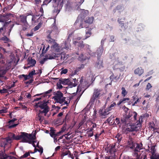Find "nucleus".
Instances as JSON below:
<instances>
[{
  "mask_svg": "<svg viewBox=\"0 0 159 159\" xmlns=\"http://www.w3.org/2000/svg\"><path fill=\"white\" fill-rule=\"evenodd\" d=\"M10 144L9 138L2 140L0 146V159H10V157L7 155L10 152Z\"/></svg>",
  "mask_w": 159,
  "mask_h": 159,
  "instance_id": "nucleus-1",
  "label": "nucleus"
},
{
  "mask_svg": "<svg viewBox=\"0 0 159 159\" xmlns=\"http://www.w3.org/2000/svg\"><path fill=\"white\" fill-rule=\"evenodd\" d=\"M47 103V102L44 101L43 102L36 103L35 104V107L36 108L39 107L41 109L40 110H39L37 114L38 120L41 122L44 119V117L42 116V114L44 113V116H46L47 113L49 111V108L48 106Z\"/></svg>",
  "mask_w": 159,
  "mask_h": 159,
  "instance_id": "nucleus-2",
  "label": "nucleus"
},
{
  "mask_svg": "<svg viewBox=\"0 0 159 159\" xmlns=\"http://www.w3.org/2000/svg\"><path fill=\"white\" fill-rule=\"evenodd\" d=\"M137 113L135 111H129L128 114H126L124 118L121 119L120 121V126L128 125L131 121L137 120Z\"/></svg>",
  "mask_w": 159,
  "mask_h": 159,
  "instance_id": "nucleus-3",
  "label": "nucleus"
},
{
  "mask_svg": "<svg viewBox=\"0 0 159 159\" xmlns=\"http://www.w3.org/2000/svg\"><path fill=\"white\" fill-rule=\"evenodd\" d=\"M53 94L55 96L53 98L57 103L62 104L64 102V104H68L70 102V100H69L68 102L67 101H66V97L63 96V93L60 91L54 92Z\"/></svg>",
  "mask_w": 159,
  "mask_h": 159,
  "instance_id": "nucleus-4",
  "label": "nucleus"
},
{
  "mask_svg": "<svg viewBox=\"0 0 159 159\" xmlns=\"http://www.w3.org/2000/svg\"><path fill=\"white\" fill-rule=\"evenodd\" d=\"M142 124L140 122V120H138L136 123L130 124L127 126L125 129V132L126 134L134 131H137L142 127Z\"/></svg>",
  "mask_w": 159,
  "mask_h": 159,
  "instance_id": "nucleus-5",
  "label": "nucleus"
},
{
  "mask_svg": "<svg viewBox=\"0 0 159 159\" xmlns=\"http://www.w3.org/2000/svg\"><path fill=\"white\" fill-rule=\"evenodd\" d=\"M73 43L77 45L81 50L83 51L84 50L86 51L89 55H92V52L90 49V46L87 44H84L83 41H74Z\"/></svg>",
  "mask_w": 159,
  "mask_h": 159,
  "instance_id": "nucleus-6",
  "label": "nucleus"
},
{
  "mask_svg": "<svg viewBox=\"0 0 159 159\" xmlns=\"http://www.w3.org/2000/svg\"><path fill=\"white\" fill-rule=\"evenodd\" d=\"M78 81L76 78H71L70 80L68 79L60 78L59 82L63 85H68L70 87H75L78 84Z\"/></svg>",
  "mask_w": 159,
  "mask_h": 159,
  "instance_id": "nucleus-7",
  "label": "nucleus"
},
{
  "mask_svg": "<svg viewBox=\"0 0 159 159\" xmlns=\"http://www.w3.org/2000/svg\"><path fill=\"white\" fill-rule=\"evenodd\" d=\"M103 94L102 89L97 88L94 89L92 96L90 101L92 102H94L96 100L99 99L103 95Z\"/></svg>",
  "mask_w": 159,
  "mask_h": 159,
  "instance_id": "nucleus-8",
  "label": "nucleus"
},
{
  "mask_svg": "<svg viewBox=\"0 0 159 159\" xmlns=\"http://www.w3.org/2000/svg\"><path fill=\"white\" fill-rule=\"evenodd\" d=\"M12 22L16 24H20L19 22V17L13 13H11V22Z\"/></svg>",
  "mask_w": 159,
  "mask_h": 159,
  "instance_id": "nucleus-9",
  "label": "nucleus"
},
{
  "mask_svg": "<svg viewBox=\"0 0 159 159\" xmlns=\"http://www.w3.org/2000/svg\"><path fill=\"white\" fill-rule=\"evenodd\" d=\"M103 63L102 60L100 59L98 57V60L96 61L95 66L96 68L98 69H101L103 67Z\"/></svg>",
  "mask_w": 159,
  "mask_h": 159,
  "instance_id": "nucleus-10",
  "label": "nucleus"
},
{
  "mask_svg": "<svg viewBox=\"0 0 159 159\" xmlns=\"http://www.w3.org/2000/svg\"><path fill=\"white\" fill-rule=\"evenodd\" d=\"M19 17L20 18V21L26 27H28L29 24L27 21V16L25 15H20Z\"/></svg>",
  "mask_w": 159,
  "mask_h": 159,
  "instance_id": "nucleus-11",
  "label": "nucleus"
},
{
  "mask_svg": "<svg viewBox=\"0 0 159 159\" xmlns=\"http://www.w3.org/2000/svg\"><path fill=\"white\" fill-rule=\"evenodd\" d=\"M28 134L25 133V132H21V134H20V139H22V142L23 143L25 142V141L27 139V137H28Z\"/></svg>",
  "mask_w": 159,
  "mask_h": 159,
  "instance_id": "nucleus-12",
  "label": "nucleus"
},
{
  "mask_svg": "<svg viewBox=\"0 0 159 159\" xmlns=\"http://www.w3.org/2000/svg\"><path fill=\"white\" fill-rule=\"evenodd\" d=\"M109 111H110L107 108L105 109H102L99 112L100 114L102 116H106L109 114Z\"/></svg>",
  "mask_w": 159,
  "mask_h": 159,
  "instance_id": "nucleus-13",
  "label": "nucleus"
},
{
  "mask_svg": "<svg viewBox=\"0 0 159 159\" xmlns=\"http://www.w3.org/2000/svg\"><path fill=\"white\" fill-rule=\"evenodd\" d=\"M143 69L141 67H138L134 71L135 74L138 75L139 76H141L143 73Z\"/></svg>",
  "mask_w": 159,
  "mask_h": 159,
  "instance_id": "nucleus-14",
  "label": "nucleus"
},
{
  "mask_svg": "<svg viewBox=\"0 0 159 159\" xmlns=\"http://www.w3.org/2000/svg\"><path fill=\"white\" fill-rule=\"evenodd\" d=\"M149 117V114L146 113L142 115H141L139 117L138 120H140V122L142 124L143 121V120L145 119V118H147Z\"/></svg>",
  "mask_w": 159,
  "mask_h": 159,
  "instance_id": "nucleus-15",
  "label": "nucleus"
},
{
  "mask_svg": "<svg viewBox=\"0 0 159 159\" xmlns=\"http://www.w3.org/2000/svg\"><path fill=\"white\" fill-rule=\"evenodd\" d=\"M28 61V65H30V67H33L36 63V61L35 60L32 58H29L27 59Z\"/></svg>",
  "mask_w": 159,
  "mask_h": 159,
  "instance_id": "nucleus-16",
  "label": "nucleus"
},
{
  "mask_svg": "<svg viewBox=\"0 0 159 159\" xmlns=\"http://www.w3.org/2000/svg\"><path fill=\"white\" fill-rule=\"evenodd\" d=\"M125 18H124L123 20H125ZM123 20L122 18H118L117 20V21L121 26V28H123L124 27V29H125L127 27H126V26H125V24L124 23V21L122 20Z\"/></svg>",
  "mask_w": 159,
  "mask_h": 159,
  "instance_id": "nucleus-17",
  "label": "nucleus"
},
{
  "mask_svg": "<svg viewBox=\"0 0 159 159\" xmlns=\"http://www.w3.org/2000/svg\"><path fill=\"white\" fill-rule=\"evenodd\" d=\"M79 24V29L83 28V27L82 26V23L81 19L78 17L74 23V25H78Z\"/></svg>",
  "mask_w": 159,
  "mask_h": 159,
  "instance_id": "nucleus-18",
  "label": "nucleus"
},
{
  "mask_svg": "<svg viewBox=\"0 0 159 159\" xmlns=\"http://www.w3.org/2000/svg\"><path fill=\"white\" fill-rule=\"evenodd\" d=\"M57 57L56 54L55 53H53L52 54H48L45 56V57H47L48 59H55Z\"/></svg>",
  "mask_w": 159,
  "mask_h": 159,
  "instance_id": "nucleus-19",
  "label": "nucleus"
},
{
  "mask_svg": "<svg viewBox=\"0 0 159 159\" xmlns=\"http://www.w3.org/2000/svg\"><path fill=\"white\" fill-rule=\"evenodd\" d=\"M132 98L134 100H135V101L134 103L132 104V105L134 106L135 105V104L139 102H140V100L141 99V98H138V97L137 95L134 96L132 97Z\"/></svg>",
  "mask_w": 159,
  "mask_h": 159,
  "instance_id": "nucleus-20",
  "label": "nucleus"
},
{
  "mask_svg": "<svg viewBox=\"0 0 159 159\" xmlns=\"http://www.w3.org/2000/svg\"><path fill=\"white\" fill-rule=\"evenodd\" d=\"M115 140L117 141L118 143H119L121 141L122 138V135L121 134H118L115 137Z\"/></svg>",
  "mask_w": 159,
  "mask_h": 159,
  "instance_id": "nucleus-21",
  "label": "nucleus"
},
{
  "mask_svg": "<svg viewBox=\"0 0 159 159\" xmlns=\"http://www.w3.org/2000/svg\"><path fill=\"white\" fill-rule=\"evenodd\" d=\"M136 147H135V149L134 151L135 152L137 153V152H139L140 150L142 149L141 147L143 146L142 143L139 144V143H136Z\"/></svg>",
  "mask_w": 159,
  "mask_h": 159,
  "instance_id": "nucleus-22",
  "label": "nucleus"
},
{
  "mask_svg": "<svg viewBox=\"0 0 159 159\" xmlns=\"http://www.w3.org/2000/svg\"><path fill=\"white\" fill-rule=\"evenodd\" d=\"M91 30L92 29L91 28L88 29H86L85 30V33H86V38L85 39H83V40H85L87 38L89 37L92 34L91 33Z\"/></svg>",
  "mask_w": 159,
  "mask_h": 159,
  "instance_id": "nucleus-23",
  "label": "nucleus"
},
{
  "mask_svg": "<svg viewBox=\"0 0 159 159\" xmlns=\"http://www.w3.org/2000/svg\"><path fill=\"white\" fill-rule=\"evenodd\" d=\"M115 145L112 144L109 146L108 151L111 153H113L115 152Z\"/></svg>",
  "mask_w": 159,
  "mask_h": 159,
  "instance_id": "nucleus-24",
  "label": "nucleus"
},
{
  "mask_svg": "<svg viewBox=\"0 0 159 159\" xmlns=\"http://www.w3.org/2000/svg\"><path fill=\"white\" fill-rule=\"evenodd\" d=\"M94 18L93 17L87 18L85 20V22L89 24H91L93 23Z\"/></svg>",
  "mask_w": 159,
  "mask_h": 159,
  "instance_id": "nucleus-25",
  "label": "nucleus"
},
{
  "mask_svg": "<svg viewBox=\"0 0 159 159\" xmlns=\"http://www.w3.org/2000/svg\"><path fill=\"white\" fill-rule=\"evenodd\" d=\"M56 130L54 129L53 128H51L50 132L49 133V134L51 137L52 138L56 137Z\"/></svg>",
  "mask_w": 159,
  "mask_h": 159,
  "instance_id": "nucleus-26",
  "label": "nucleus"
},
{
  "mask_svg": "<svg viewBox=\"0 0 159 159\" xmlns=\"http://www.w3.org/2000/svg\"><path fill=\"white\" fill-rule=\"evenodd\" d=\"M116 65L118 67L117 69H118L121 71H123L125 70V67L123 64H122L120 65L119 64H117Z\"/></svg>",
  "mask_w": 159,
  "mask_h": 159,
  "instance_id": "nucleus-27",
  "label": "nucleus"
},
{
  "mask_svg": "<svg viewBox=\"0 0 159 159\" xmlns=\"http://www.w3.org/2000/svg\"><path fill=\"white\" fill-rule=\"evenodd\" d=\"M111 123L115 124V125H117L120 127V121L119 118H116V120L113 121V122H111Z\"/></svg>",
  "mask_w": 159,
  "mask_h": 159,
  "instance_id": "nucleus-28",
  "label": "nucleus"
},
{
  "mask_svg": "<svg viewBox=\"0 0 159 159\" xmlns=\"http://www.w3.org/2000/svg\"><path fill=\"white\" fill-rule=\"evenodd\" d=\"M128 145L129 147L131 149H133L135 148V144L132 141H128Z\"/></svg>",
  "mask_w": 159,
  "mask_h": 159,
  "instance_id": "nucleus-29",
  "label": "nucleus"
},
{
  "mask_svg": "<svg viewBox=\"0 0 159 159\" xmlns=\"http://www.w3.org/2000/svg\"><path fill=\"white\" fill-rule=\"evenodd\" d=\"M148 125L150 128H151V129H153L154 131H155L156 129L155 128V125L153 122H149Z\"/></svg>",
  "mask_w": 159,
  "mask_h": 159,
  "instance_id": "nucleus-30",
  "label": "nucleus"
},
{
  "mask_svg": "<svg viewBox=\"0 0 159 159\" xmlns=\"http://www.w3.org/2000/svg\"><path fill=\"white\" fill-rule=\"evenodd\" d=\"M53 91L52 89H51L43 93V97H45L48 96H49V94L50 93Z\"/></svg>",
  "mask_w": 159,
  "mask_h": 159,
  "instance_id": "nucleus-31",
  "label": "nucleus"
},
{
  "mask_svg": "<svg viewBox=\"0 0 159 159\" xmlns=\"http://www.w3.org/2000/svg\"><path fill=\"white\" fill-rule=\"evenodd\" d=\"M27 139L31 140H35L36 139V137L35 135H32L31 134H28Z\"/></svg>",
  "mask_w": 159,
  "mask_h": 159,
  "instance_id": "nucleus-32",
  "label": "nucleus"
},
{
  "mask_svg": "<svg viewBox=\"0 0 159 159\" xmlns=\"http://www.w3.org/2000/svg\"><path fill=\"white\" fill-rule=\"evenodd\" d=\"M150 159H159V154H156L154 153L152 154L151 156L150 157Z\"/></svg>",
  "mask_w": 159,
  "mask_h": 159,
  "instance_id": "nucleus-33",
  "label": "nucleus"
},
{
  "mask_svg": "<svg viewBox=\"0 0 159 159\" xmlns=\"http://www.w3.org/2000/svg\"><path fill=\"white\" fill-rule=\"evenodd\" d=\"M121 90H122L121 92V94L123 97H125L127 94V92L126 90L123 87H122L121 88Z\"/></svg>",
  "mask_w": 159,
  "mask_h": 159,
  "instance_id": "nucleus-34",
  "label": "nucleus"
},
{
  "mask_svg": "<svg viewBox=\"0 0 159 159\" xmlns=\"http://www.w3.org/2000/svg\"><path fill=\"white\" fill-rule=\"evenodd\" d=\"M42 24V23L39 22L37 26L34 27V31H35L38 30L41 27Z\"/></svg>",
  "mask_w": 159,
  "mask_h": 159,
  "instance_id": "nucleus-35",
  "label": "nucleus"
},
{
  "mask_svg": "<svg viewBox=\"0 0 159 159\" xmlns=\"http://www.w3.org/2000/svg\"><path fill=\"white\" fill-rule=\"evenodd\" d=\"M103 49L102 48L101 49H99L97 51V52L98 53V56L100 57L103 51Z\"/></svg>",
  "mask_w": 159,
  "mask_h": 159,
  "instance_id": "nucleus-36",
  "label": "nucleus"
},
{
  "mask_svg": "<svg viewBox=\"0 0 159 159\" xmlns=\"http://www.w3.org/2000/svg\"><path fill=\"white\" fill-rule=\"evenodd\" d=\"M52 45L51 46V48H53L54 49H57V48L58 47V44L57 43L55 42L54 43L52 44Z\"/></svg>",
  "mask_w": 159,
  "mask_h": 159,
  "instance_id": "nucleus-37",
  "label": "nucleus"
},
{
  "mask_svg": "<svg viewBox=\"0 0 159 159\" xmlns=\"http://www.w3.org/2000/svg\"><path fill=\"white\" fill-rule=\"evenodd\" d=\"M78 59L80 61H82L85 60L86 58L84 57V55L82 54L79 57Z\"/></svg>",
  "mask_w": 159,
  "mask_h": 159,
  "instance_id": "nucleus-38",
  "label": "nucleus"
},
{
  "mask_svg": "<svg viewBox=\"0 0 159 159\" xmlns=\"http://www.w3.org/2000/svg\"><path fill=\"white\" fill-rule=\"evenodd\" d=\"M122 6L121 5H117L115 9L114 10V12L115 13L116 10H120L122 9Z\"/></svg>",
  "mask_w": 159,
  "mask_h": 159,
  "instance_id": "nucleus-39",
  "label": "nucleus"
},
{
  "mask_svg": "<svg viewBox=\"0 0 159 159\" xmlns=\"http://www.w3.org/2000/svg\"><path fill=\"white\" fill-rule=\"evenodd\" d=\"M35 70H33V71L29 73L28 75H29V76H30V77H31V78H32L33 77V75L37 74L36 73H35Z\"/></svg>",
  "mask_w": 159,
  "mask_h": 159,
  "instance_id": "nucleus-40",
  "label": "nucleus"
},
{
  "mask_svg": "<svg viewBox=\"0 0 159 159\" xmlns=\"http://www.w3.org/2000/svg\"><path fill=\"white\" fill-rule=\"evenodd\" d=\"M151 150V152L152 154H153L154 153H155L156 150L155 149V147L154 146H152L151 147V148L150 149Z\"/></svg>",
  "mask_w": 159,
  "mask_h": 159,
  "instance_id": "nucleus-41",
  "label": "nucleus"
},
{
  "mask_svg": "<svg viewBox=\"0 0 159 159\" xmlns=\"http://www.w3.org/2000/svg\"><path fill=\"white\" fill-rule=\"evenodd\" d=\"M120 74L118 73L115 76V81H117L120 78Z\"/></svg>",
  "mask_w": 159,
  "mask_h": 159,
  "instance_id": "nucleus-42",
  "label": "nucleus"
},
{
  "mask_svg": "<svg viewBox=\"0 0 159 159\" xmlns=\"http://www.w3.org/2000/svg\"><path fill=\"white\" fill-rule=\"evenodd\" d=\"M30 155V154L29 152H27L25 153L23 156L20 157L21 158H25L27 157L28 156Z\"/></svg>",
  "mask_w": 159,
  "mask_h": 159,
  "instance_id": "nucleus-43",
  "label": "nucleus"
},
{
  "mask_svg": "<svg viewBox=\"0 0 159 159\" xmlns=\"http://www.w3.org/2000/svg\"><path fill=\"white\" fill-rule=\"evenodd\" d=\"M52 0H45L43 2V4L42 5V6H43V5H47L49 3H50Z\"/></svg>",
  "mask_w": 159,
  "mask_h": 159,
  "instance_id": "nucleus-44",
  "label": "nucleus"
},
{
  "mask_svg": "<svg viewBox=\"0 0 159 159\" xmlns=\"http://www.w3.org/2000/svg\"><path fill=\"white\" fill-rule=\"evenodd\" d=\"M48 59L47 57H46L45 58L43 59L40 61V64L42 65H43V64H44L45 62Z\"/></svg>",
  "mask_w": 159,
  "mask_h": 159,
  "instance_id": "nucleus-45",
  "label": "nucleus"
},
{
  "mask_svg": "<svg viewBox=\"0 0 159 159\" xmlns=\"http://www.w3.org/2000/svg\"><path fill=\"white\" fill-rule=\"evenodd\" d=\"M116 105V104L115 102H113L112 104H111L110 106L109 107L107 108L110 111L112 109L111 108L114 107Z\"/></svg>",
  "mask_w": 159,
  "mask_h": 159,
  "instance_id": "nucleus-46",
  "label": "nucleus"
},
{
  "mask_svg": "<svg viewBox=\"0 0 159 159\" xmlns=\"http://www.w3.org/2000/svg\"><path fill=\"white\" fill-rule=\"evenodd\" d=\"M61 83L59 82V83H58L57 84V88H58V89H61L63 88V86L61 85Z\"/></svg>",
  "mask_w": 159,
  "mask_h": 159,
  "instance_id": "nucleus-47",
  "label": "nucleus"
},
{
  "mask_svg": "<svg viewBox=\"0 0 159 159\" xmlns=\"http://www.w3.org/2000/svg\"><path fill=\"white\" fill-rule=\"evenodd\" d=\"M48 41L49 43L51 44L54 43L55 42V40L52 38L48 39Z\"/></svg>",
  "mask_w": 159,
  "mask_h": 159,
  "instance_id": "nucleus-48",
  "label": "nucleus"
},
{
  "mask_svg": "<svg viewBox=\"0 0 159 159\" xmlns=\"http://www.w3.org/2000/svg\"><path fill=\"white\" fill-rule=\"evenodd\" d=\"M36 17L34 16H33L32 17V18L31 19L32 23H35L36 21Z\"/></svg>",
  "mask_w": 159,
  "mask_h": 159,
  "instance_id": "nucleus-49",
  "label": "nucleus"
},
{
  "mask_svg": "<svg viewBox=\"0 0 159 159\" xmlns=\"http://www.w3.org/2000/svg\"><path fill=\"white\" fill-rule=\"evenodd\" d=\"M114 116H111L110 117H109L108 119L106 120L107 122H108L109 123H110L111 120L114 119Z\"/></svg>",
  "mask_w": 159,
  "mask_h": 159,
  "instance_id": "nucleus-50",
  "label": "nucleus"
},
{
  "mask_svg": "<svg viewBox=\"0 0 159 159\" xmlns=\"http://www.w3.org/2000/svg\"><path fill=\"white\" fill-rule=\"evenodd\" d=\"M152 87L151 84L150 83H148L147 85L146 88V90H148L149 89Z\"/></svg>",
  "mask_w": 159,
  "mask_h": 159,
  "instance_id": "nucleus-51",
  "label": "nucleus"
},
{
  "mask_svg": "<svg viewBox=\"0 0 159 159\" xmlns=\"http://www.w3.org/2000/svg\"><path fill=\"white\" fill-rule=\"evenodd\" d=\"M33 140H31V139H27L26 141L25 140V143H27L30 144H32V143L34 142H33Z\"/></svg>",
  "mask_w": 159,
  "mask_h": 159,
  "instance_id": "nucleus-52",
  "label": "nucleus"
},
{
  "mask_svg": "<svg viewBox=\"0 0 159 159\" xmlns=\"http://www.w3.org/2000/svg\"><path fill=\"white\" fill-rule=\"evenodd\" d=\"M115 76L113 73L110 76V78L111 81H115Z\"/></svg>",
  "mask_w": 159,
  "mask_h": 159,
  "instance_id": "nucleus-53",
  "label": "nucleus"
},
{
  "mask_svg": "<svg viewBox=\"0 0 159 159\" xmlns=\"http://www.w3.org/2000/svg\"><path fill=\"white\" fill-rule=\"evenodd\" d=\"M49 48V46L48 45V46L47 47L46 49L45 50H44L45 49V46H44L43 50H42V52L43 53H45L48 50Z\"/></svg>",
  "mask_w": 159,
  "mask_h": 159,
  "instance_id": "nucleus-54",
  "label": "nucleus"
},
{
  "mask_svg": "<svg viewBox=\"0 0 159 159\" xmlns=\"http://www.w3.org/2000/svg\"><path fill=\"white\" fill-rule=\"evenodd\" d=\"M12 136L11 137V141L12 140H15L16 136L15 134L11 133V136Z\"/></svg>",
  "mask_w": 159,
  "mask_h": 159,
  "instance_id": "nucleus-55",
  "label": "nucleus"
},
{
  "mask_svg": "<svg viewBox=\"0 0 159 159\" xmlns=\"http://www.w3.org/2000/svg\"><path fill=\"white\" fill-rule=\"evenodd\" d=\"M2 39L4 41L5 43H6L7 41L9 40V39L7 38L6 37H4L2 38Z\"/></svg>",
  "mask_w": 159,
  "mask_h": 159,
  "instance_id": "nucleus-56",
  "label": "nucleus"
},
{
  "mask_svg": "<svg viewBox=\"0 0 159 159\" xmlns=\"http://www.w3.org/2000/svg\"><path fill=\"white\" fill-rule=\"evenodd\" d=\"M39 11L41 12L42 13L41 15V16H43V8L42 7V6H41V7L40 8V11Z\"/></svg>",
  "mask_w": 159,
  "mask_h": 159,
  "instance_id": "nucleus-57",
  "label": "nucleus"
},
{
  "mask_svg": "<svg viewBox=\"0 0 159 159\" xmlns=\"http://www.w3.org/2000/svg\"><path fill=\"white\" fill-rule=\"evenodd\" d=\"M67 71H68L67 69H65L62 70L61 71V74H66L67 72Z\"/></svg>",
  "mask_w": 159,
  "mask_h": 159,
  "instance_id": "nucleus-58",
  "label": "nucleus"
},
{
  "mask_svg": "<svg viewBox=\"0 0 159 159\" xmlns=\"http://www.w3.org/2000/svg\"><path fill=\"white\" fill-rule=\"evenodd\" d=\"M7 90L5 89H0V93H7Z\"/></svg>",
  "mask_w": 159,
  "mask_h": 159,
  "instance_id": "nucleus-59",
  "label": "nucleus"
},
{
  "mask_svg": "<svg viewBox=\"0 0 159 159\" xmlns=\"http://www.w3.org/2000/svg\"><path fill=\"white\" fill-rule=\"evenodd\" d=\"M114 38L115 37L113 35H111L110 37V42H114Z\"/></svg>",
  "mask_w": 159,
  "mask_h": 159,
  "instance_id": "nucleus-60",
  "label": "nucleus"
},
{
  "mask_svg": "<svg viewBox=\"0 0 159 159\" xmlns=\"http://www.w3.org/2000/svg\"><path fill=\"white\" fill-rule=\"evenodd\" d=\"M34 80L33 79H31L29 81L26 82L25 83L26 84H30Z\"/></svg>",
  "mask_w": 159,
  "mask_h": 159,
  "instance_id": "nucleus-61",
  "label": "nucleus"
},
{
  "mask_svg": "<svg viewBox=\"0 0 159 159\" xmlns=\"http://www.w3.org/2000/svg\"><path fill=\"white\" fill-rule=\"evenodd\" d=\"M91 127L93 129L97 127V124L96 123H91Z\"/></svg>",
  "mask_w": 159,
  "mask_h": 159,
  "instance_id": "nucleus-62",
  "label": "nucleus"
},
{
  "mask_svg": "<svg viewBox=\"0 0 159 159\" xmlns=\"http://www.w3.org/2000/svg\"><path fill=\"white\" fill-rule=\"evenodd\" d=\"M35 2V3L36 5L39 4L41 2V0H34Z\"/></svg>",
  "mask_w": 159,
  "mask_h": 159,
  "instance_id": "nucleus-63",
  "label": "nucleus"
},
{
  "mask_svg": "<svg viewBox=\"0 0 159 159\" xmlns=\"http://www.w3.org/2000/svg\"><path fill=\"white\" fill-rule=\"evenodd\" d=\"M87 133L88 134V137H92L93 135V132H90Z\"/></svg>",
  "mask_w": 159,
  "mask_h": 159,
  "instance_id": "nucleus-64",
  "label": "nucleus"
}]
</instances>
